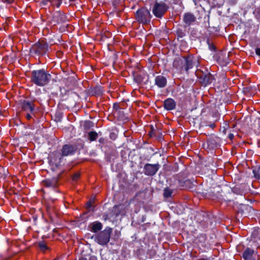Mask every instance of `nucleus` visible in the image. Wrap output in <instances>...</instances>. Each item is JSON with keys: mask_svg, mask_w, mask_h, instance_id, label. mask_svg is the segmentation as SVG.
Wrapping results in <instances>:
<instances>
[{"mask_svg": "<svg viewBox=\"0 0 260 260\" xmlns=\"http://www.w3.org/2000/svg\"><path fill=\"white\" fill-rule=\"evenodd\" d=\"M51 78V75L44 69L34 70L31 73V82L39 86L47 85Z\"/></svg>", "mask_w": 260, "mask_h": 260, "instance_id": "1", "label": "nucleus"}, {"mask_svg": "<svg viewBox=\"0 0 260 260\" xmlns=\"http://www.w3.org/2000/svg\"><path fill=\"white\" fill-rule=\"evenodd\" d=\"M197 60L190 56H183L176 58L173 62V67L179 70L180 72H186L192 68Z\"/></svg>", "mask_w": 260, "mask_h": 260, "instance_id": "2", "label": "nucleus"}, {"mask_svg": "<svg viewBox=\"0 0 260 260\" xmlns=\"http://www.w3.org/2000/svg\"><path fill=\"white\" fill-rule=\"evenodd\" d=\"M48 50V44L44 40H41L32 45L30 53L32 55L40 56L46 54Z\"/></svg>", "mask_w": 260, "mask_h": 260, "instance_id": "3", "label": "nucleus"}, {"mask_svg": "<svg viewBox=\"0 0 260 260\" xmlns=\"http://www.w3.org/2000/svg\"><path fill=\"white\" fill-rule=\"evenodd\" d=\"M196 75L200 83L204 86L211 84L215 79L213 76L206 70L204 72L201 69H198L196 71Z\"/></svg>", "mask_w": 260, "mask_h": 260, "instance_id": "4", "label": "nucleus"}, {"mask_svg": "<svg viewBox=\"0 0 260 260\" xmlns=\"http://www.w3.org/2000/svg\"><path fill=\"white\" fill-rule=\"evenodd\" d=\"M135 17L138 22L144 24L149 23L151 19L150 12L145 8L138 9L136 13Z\"/></svg>", "mask_w": 260, "mask_h": 260, "instance_id": "5", "label": "nucleus"}, {"mask_svg": "<svg viewBox=\"0 0 260 260\" xmlns=\"http://www.w3.org/2000/svg\"><path fill=\"white\" fill-rule=\"evenodd\" d=\"M112 233V229L110 227H106L104 230L100 232L96 236V242L102 245L107 244L110 241Z\"/></svg>", "mask_w": 260, "mask_h": 260, "instance_id": "6", "label": "nucleus"}, {"mask_svg": "<svg viewBox=\"0 0 260 260\" xmlns=\"http://www.w3.org/2000/svg\"><path fill=\"white\" fill-rule=\"evenodd\" d=\"M169 8L168 6L163 2H156L152 8V13L157 18H161L166 13Z\"/></svg>", "mask_w": 260, "mask_h": 260, "instance_id": "7", "label": "nucleus"}, {"mask_svg": "<svg viewBox=\"0 0 260 260\" xmlns=\"http://www.w3.org/2000/svg\"><path fill=\"white\" fill-rule=\"evenodd\" d=\"M78 149V147L76 144L64 145L61 149V155L59 159L60 160L62 157L74 154Z\"/></svg>", "mask_w": 260, "mask_h": 260, "instance_id": "8", "label": "nucleus"}, {"mask_svg": "<svg viewBox=\"0 0 260 260\" xmlns=\"http://www.w3.org/2000/svg\"><path fill=\"white\" fill-rule=\"evenodd\" d=\"M160 168V165L158 164H146L144 167V173L147 176H153L158 171Z\"/></svg>", "mask_w": 260, "mask_h": 260, "instance_id": "9", "label": "nucleus"}, {"mask_svg": "<svg viewBox=\"0 0 260 260\" xmlns=\"http://www.w3.org/2000/svg\"><path fill=\"white\" fill-rule=\"evenodd\" d=\"M253 211V209L250 206L247 205H240L237 211L238 216L247 217L250 215V213Z\"/></svg>", "mask_w": 260, "mask_h": 260, "instance_id": "10", "label": "nucleus"}, {"mask_svg": "<svg viewBox=\"0 0 260 260\" xmlns=\"http://www.w3.org/2000/svg\"><path fill=\"white\" fill-rule=\"evenodd\" d=\"M22 110L26 112H30L32 114H34L35 105L34 101H29L24 100L21 104Z\"/></svg>", "mask_w": 260, "mask_h": 260, "instance_id": "11", "label": "nucleus"}, {"mask_svg": "<svg viewBox=\"0 0 260 260\" xmlns=\"http://www.w3.org/2000/svg\"><path fill=\"white\" fill-rule=\"evenodd\" d=\"M59 179V176L57 175V176L52 178L44 180L42 181V183L45 186L55 188L57 186Z\"/></svg>", "mask_w": 260, "mask_h": 260, "instance_id": "12", "label": "nucleus"}, {"mask_svg": "<svg viewBox=\"0 0 260 260\" xmlns=\"http://www.w3.org/2000/svg\"><path fill=\"white\" fill-rule=\"evenodd\" d=\"M256 253L253 249L247 247L242 253V257L245 260H254Z\"/></svg>", "mask_w": 260, "mask_h": 260, "instance_id": "13", "label": "nucleus"}, {"mask_svg": "<svg viewBox=\"0 0 260 260\" xmlns=\"http://www.w3.org/2000/svg\"><path fill=\"white\" fill-rule=\"evenodd\" d=\"M183 20L187 26H189L196 21V17L193 14L187 12L184 14Z\"/></svg>", "mask_w": 260, "mask_h": 260, "instance_id": "14", "label": "nucleus"}, {"mask_svg": "<svg viewBox=\"0 0 260 260\" xmlns=\"http://www.w3.org/2000/svg\"><path fill=\"white\" fill-rule=\"evenodd\" d=\"M167 83V80L165 77L162 75H158L155 78V84L159 88L166 87Z\"/></svg>", "mask_w": 260, "mask_h": 260, "instance_id": "15", "label": "nucleus"}, {"mask_svg": "<svg viewBox=\"0 0 260 260\" xmlns=\"http://www.w3.org/2000/svg\"><path fill=\"white\" fill-rule=\"evenodd\" d=\"M176 102L171 98L166 99L164 102V107L167 110L170 111L173 110L176 107Z\"/></svg>", "mask_w": 260, "mask_h": 260, "instance_id": "16", "label": "nucleus"}, {"mask_svg": "<svg viewBox=\"0 0 260 260\" xmlns=\"http://www.w3.org/2000/svg\"><path fill=\"white\" fill-rule=\"evenodd\" d=\"M103 224L99 221H94L88 225L89 230L93 233H97L102 229Z\"/></svg>", "mask_w": 260, "mask_h": 260, "instance_id": "17", "label": "nucleus"}, {"mask_svg": "<svg viewBox=\"0 0 260 260\" xmlns=\"http://www.w3.org/2000/svg\"><path fill=\"white\" fill-rule=\"evenodd\" d=\"M252 237L255 241H257V239L260 240V229H254L252 233Z\"/></svg>", "mask_w": 260, "mask_h": 260, "instance_id": "18", "label": "nucleus"}, {"mask_svg": "<svg viewBox=\"0 0 260 260\" xmlns=\"http://www.w3.org/2000/svg\"><path fill=\"white\" fill-rule=\"evenodd\" d=\"M88 138L90 141H95L98 137V134L96 132L94 131H91L88 133Z\"/></svg>", "mask_w": 260, "mask_h": 260, "instance_id": "19", "label": "nucleus"}, {"mask_svg": "<svg viewBox=\"0 0 260 260\" xmlns=\"http://www.w3.org/2000/svg\"><path fill=\"white\" fill-rule=\"evenodd\" d=\"M46 210L48 214L50 215L55 213L54 207L51 204L47 203L46 204Z\"/></svg>", "mask_w": 260, "mask_h": 260, "instance_id": "20", "label": "nucleus"}, {"mask_svg": "<svg viewBox=\"0 0 260 260\" xmlns=\"http://www.w3.org/2000/svg\"><path fill=\"white\" fill-rule=\"evenodd\" d=\"M134 81L138 83H141L143 81V77L140 74H136L134 75Z\"/></svg>", "mask_w": 260, "mask_h": 260, "instance_id": "21", "label": "nucleus"}, {"mask_svg": "<svg viewBox=\"0 0 260 260\" xmlns=\"http://www.w3.org/2000/svg\"><path fill=\"white\" fill-rule=\"evenodd\" d=\"M38 245L40 249L44 252L48 249V247L46 245V243L43 241L38 242Z\"/></svg>", "mask_w": 260, "mask_h": 260, "instance_id": "22", "label": "nucleus"}, {"mask_svg": "<svg viewBox=\"0 0 260 260\" xmlns=\"http://www.w3.org/2000/svg\"><path fill=\"white\" fill-rule=\"evenodd\" d=\"M164 191V196L165 198L170 197L173 193V190L168 187L165 188Z\"/></svg>", "mask_w": 260, "mask_h": 260, "instance_id": "23", "label": "nucleus"}, {"mask_svg": "<svg viewBox=\"0 0 260 260\" xmlns=\"http://www.w3.org/2000/svg\"><path fill=\"white\" fill-rule=\"evenodd\" d=\"M109 212L113 214V217L117 216L119 214V212L118 210V206H114Z\"/></svg>", "mask_w": 260, "mask_h": 260, "instance_id": "24", "label": "nucleus"}, {"mask_svg": "<svg viewBox=\"0 0 260 260\" xmlns=\"http://www.w3.org/2000/svg\"><path fill=\"white\" fill-rule=\"evenodd\" d=\"M109 212L113 214V217L117 216L119 214V212L118 210V206H114Z\"/></svg>", "mask_w": 260, "mask_h": 260, "instance_id": "25", "label": "nucleus"}, {"mask_svg": "<svg viewBox=\"0 0 260 260\" xmlns=\"http://www.w3.org/2000/svg\"><path fill=\"white\" fill-rule=\"evenodd\" d=\"M57 22L58 23H62L66 21V16L63 14H58V16L56 17Z\"/></svg>", "mask_w": 260, "mask_h": 260, "instance_id": "26", "label": "nucleus"}, {"mask_svg": "<svg viewBox=\"0 0 260 260\" xmlns=\"http://www.w3.org/2000/svg\"><path fill=\"white\" fill-rule=\"evenodd\" d=\"M48 2L52 6H55L59 7L61 4V0H47Z\"/></svg>", "mask_w": 260, "mask_h": 260, "instance_id": "27", "label": "nucleus"}, {"mask_svg": "<svg viewBox=\"0 0 260 260\" xmlns=\"http://www.w3.org/2000/svg\"><path fill=\"white\" fill-rule=\"evenodd\" d=\"M176 34H177L178 37H179L181 38H183V37H184L185 36V32L181 28H179L177 30Z\"/></svg>", "mask_w": 260, "mask_h": 260, "instance_id": "28", "label": "nucleus"}, {"mask_svg": "<svg viewBox=\"0 0 260 260\" xmlns=\"http://www.w3.org/2000/svg\"><path fill=\"white\" fill-rule=\"evenodd\" d=\"M147 254L150 258H151L154 257L156 254V251H155V249L151 248L148 250Z\"/></svg>", "mask_w": 260, "mask_h": 260, "instance_id": "29", "label": "nucleus"}, {"mask_svg": "<svg viewBox=\"0 0 260 260\" xmlns=\"http://www.w3.org/2000/svg\"><path fill=\"white\" fill-rule=\"evenodd\" d=\"M103 217L105 220H107L110 219V218L113 217V214L111 213H105L103 215Z\"/></svg>", "mask_w": 260, "mask_h": 260, "instance_id": "30", "label": "nucleus"}, {"mask_svg": "<svg viewBox=\"0 0 260 260\" xmlns=\"http://www.w3.org/2000/svg\"><path fill=\"white\" fill-rule=\"evenodd\" d=\"M80 174L78 172L75 173L72 176V180L74 181H76L80 177Z\"/></svg>", "mask_w": 260, "mask_h": 260, "instance_id": "31", "label": "nucleus"}, {"mask_svg": "<svg viewBox=\"0 0 260 260\" xmlns=\"http://www.w3.org/2000/svg\"><path fill=\"white\" fill-rule=\"evenodd\" d=\"M121 1L122 0H112V4L115 7L118 6Z\"/></svg>", "mask_w": 260, "mask_h": 260, "instance_id": "32", "label": "nucleus"}, {"mask_svg": "<svg viewBox=\"0 0 260 260\" xmlns=\"http://www.w3.org/2000/svg\"><path fill=\"white\" fill-rule=\"evenodd\" d=\"M207 43L208 44L210 49L211 50H215V46L213 44H210V40L209 39H208V40H207Z\"/></svg>", "mask_w": 260, "mask_h": 260, "instance_id": "33", "label": "nucleus"}, {"mask_svg": "<svg viewBox=\"0 0 260 260\" xmlns=\"http://www.w3.org/2000/svg\"><path fill=\"white\" fill-rule=\"evenodd\" d=\"M31 115H32V114H31L30 112H27V114H26V118L28 120L30 119L31 118V117H32Z\"/></svg>", "mask_w": 260, "mask_h": 260, "instance_id": "34", "label": "nucleus"}, {"mask_svg": "<svg viewBox=\"0 0 260 260\" xmlns=\"http://www.w3.org/2000/svg\"><path fill=\"white\" fill-rule=\"evenodd\" d=\"M92 204H91V201H89L87 204V208L88 209H89V210H90L91 208L92 207Z\"/></svg>", "mask_w": 260, "mask_h": 260, "instance_id": "35", "label": "nucleus"}, {"mask_svg": "<svg viewBox=\"0 0 260 260\" xmlns=\"http://www.w3.org/2000/svg\"><path fill=\"white\" fill-rule=\"evenodd\" d=\"M256 54L260 56V48H257L255 49Z\"/></svg>", "mask_w": 260, "mask_h": 260, "instance_id": "36", "label": "nucleus"}, {"mask_svg": "<svg viewBox=\"0 0 260 260\" xmlns=\"http://www.w3.org/2000/svg\"><path fill=\"white\" fill-rule=\"evenodd\" d=\"M234 135L233 134H230L228 136L229 138L232 140L234 138Z\"/></svg>", "mask_w": 260, "mask_h": 260, "instance_id": "37", "label": "nucleus"}, {"mask_svg": "<svg viewBox=\"0 0 260 260\" xmlns=\"http://www.w3.org/2000/svg\"><path fill=\"white\" fill-rule=\"evenodd\" d=\"M253 173L254 174V176H255V177L256 178H257V179L259 178V177H260V175H259V174H256L255 173V170H253Z\"/></svg>", "mask_w": 260, "mask_h": 260, "instance_id": "38", "label": "nucleus"}, {"mask_svg": "<svg viewBox=\"0 0 260 260\" xmlns=\"http://www.w3.org/2000/svg\"><path fill=\"white\" fill-rule=\"evenodd\" d=\"M155 131H154L153 129H152L151 132H150V136L152 137L153 135H155Z\"/></svg>", "mask_w": 260, "mask_h": 260, "instance_id": "39", "label": "nucleus"}, {"mask_svg": "<svg viewBox=\"0 0 260 260\" xmlns=\"http://www.w3.org/2000/svg\"><path fill=\"white\" fill-rule=\"evenodd\" d=\"M99 142L101 143H104L105 142V139L104 138H101L99 139Z\"/></svg>", "mask_w": 260, "mask_h": 260, "instance_id": "40", "label": "nucleus"}, {"mask_svg": "<svg viewBox=\"0 0 260 260\" xmlns=\"http://www.w3.org/2000/svg\"><path fill=\"white\" fill-rule=\"evenodd\" d=\"M5 1L8 4H11L13 2L14 0H5Z\"/></svg>", "mask_w": 260, "mask_h": 260, "instance_id": "41", "label": "nucleus"}, {"mask_svg": "<svg viewBox=\"0 0 260 260\" xmlns=\"http://www.w3.org/2000/svg\"><path fill=\"white\" fill-rule=\"evenodd\" d=\"M209 126L212 128H214L215 127V124L214 123H212L209 125Z\"/></svg>", "mask_w": 260, "mask_h": 260, "instance_id": "42", "label": "nucleus"}, {"mask_svg": "<svg viewBox=\"0 0 260 260\" xmlns=\"http://www.w3.org/2000/svg\"><path fill=\"white\" fill-rule=\"evenodd\" d=\"M114 135V133H111L110 135V138H112V137H113Z\"/></svg>", "mask_w": 260, "mask_h": 260, "instance_id": "43", "label": "nucleus"}, {"mask_svg": "<svg viewBox=\"0 0 260 260\" xmlns=\"http://www.w3.org/2000/svg\"><path fill=\"white\" fill-rule=\"evenodd\" d=\"M79 260H87L86 258L81 257Z\"/></svg>", "mask_w": 260, "mask_h": 260, "instance_id": "44", "label": "nucleus"}, {"mask_svg": "<svg viewBox=\"0 0 260 260\" xmlns=\"http://www.w3.org/2000/svg\"><path fill=\"white\" fill-rule=\"evenodd\" d=\"M223 133L224 134H226V129H225V128H224V129H223Z\"/></svg>", "mask_w": 260, "mask_h": 260, "instance_id": "45", "label": "nucleus"}, {"mask_svg": "<svg viewBox=\"0 0 260 260\" xmlns=\"http://www.w3.org/2000/svg\"><path fill=\"white\" fill-rule=\"evenodd\" d=\"M200 260H210V259H206V258H202V259H200Z\"/></svg>", "mask_w": 260, "mask_h": 260, "instance_id": "46", "label": "nucleus"}, {"mask_svg": "<svg viewBox=\"0 0 260 260\" xmlns=\"http://www.w3.org/2000/svg\"><path fill=\"white\" fill-rule=\"evenodd\" d=\"M258 14H259V15L260 16V8L259 9Z\"/></svg>", "mask_w": 260, "mask_h": 260, "instance_id": "47", "label": "nucleus"}, {"mask_svg": "<svg viewBox=\"0 0 260 260\" xmlns=\"http://www.w3.org/2000/svg\"><path fill=\"white\" fill-rule=\"evenodd\" d=\"M221 196V195L220 196V197H218H218H217V198H219V199H220Z\"/></svg>", "mask_w": 260, "mask_h": 260, "instance_id": "48", "label": "nucleus"}]
</instances>
